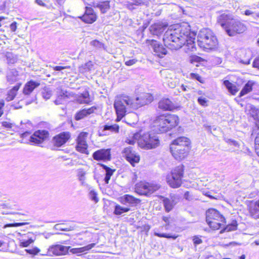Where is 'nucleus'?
Returning a JSON list of instances; mask_svg holds the SVG:
<instances>
[{
	"label": "nucleus",
	"instance_id": "nucleus-1",
	"mask_svg": "<svg viewBox=\"0 0 259 259\" xmlns=\"http://www.w3.org/2000/svg\"><path fill=\"white\" fill-rule=\"evenodd\" d=\"M195 34L190 32L189 25L176 24L165 32L163 40L165 46L171 50L179 49L186 45L189 51L193 52L195 50Z\"/></svg>",
	"mask_w": 259,
	"mask_h": 259
},
{
	"label": "nucleus",
	"instance_id": "nucleus-2",
	"mask_svg": "<svg viewBox=\"0 0 259 259\" xmlns=\"http://www.w3.org/2000/svg\"><path fill=\"white\" fill-rule=\"evenodd\" d=\"M217 21L230 36L242 33L246 30V25L229 13L221 14L218 17Z\"/></svg>",
	"mask_w": 259,
	"mask_h": 259
},
{
	"label": "nucleus",
	"instance_id": "nucleus-3",
	"mask_svg": "<svg viewBox=\"0 0 259 259\" xmlns=\"http://www.w3.org/2000/svg\"><path fill=\"white\" fill-rule=\"evenodd\" d=\"M179 121L178 116L174 114L161 115L154 122V130L157 133H164L177 126Z\"/></svg>",
	"mask_w": 259,
	"mask_h": 259
},
{
	"label": "nucleus",
	"instance_id": "nucleus-4",
	"mask_svg": "<svg viewBox=\"0 0 259 259\" xmlns=\"http://www.w3.org/2000/svg\"><path fill=\"white\" fill-rule=\"evenodd\" d=\"M132 98L129 96L122 95L117 97L114 102V107L117 114V120L119 121L127 112L133 109Z\"/></svg>",
	"mask_w": 259,
	"mask_h": 259
},
{
	"label": "nucleus",
	"instance_id": "nucleus-5",
	"mask_svg": "<svg viewBox=\"0 0 259 259\" xmlns=\"http://www.w3.org/2000/svg\"><path fill=\"white\" fill-rule=\"evenodd\" d=\"M197 41L200 47L206 49H212L218 44L215 36L208 28H204L199 31Z\"/></svg>",
	"mask_w": 259,
	"mask_h": 259
},
{
	"label": "nucleus",
	"instance_id": "nucleus-6",
	"mask_svg": "<svg viewBox=\"0 0 259 259\" xmlns=\"http://www.w3.org/2000/svg\"><path fill=\"white\" fill-rule=\"evenodd\" d=\"M183 174L184 167L183 165L176 167L171 170L170 175L167 176V183L172 188H176L180 187L182 184Z\"/></svg>",
	"mask_w": 259,
	"mask_h": 259
},
{
	"label": "nucleus",
	"instance_id": "nucleus-7",
	"mask_svg": "<svg viewBox=\"0 0 259 259\" xmlns=\"http://www.w3.org/2000/svg\"><path fill=\"white\" fill-rule=\"evenodd\" d=\"M159 144L158 138L153 134L145 133L141 135L139 140V146L145 149L156 148Z\"/></svg>",
	"mask_w": 259,
	"mask_h": 259
},
{
	"label": "nucleus",
	"instance_id": "nucleus-8",
	"mask_svg": "<svg viewBox=\"0 0 259 259\" xmlns=\"http://www.w3.org/2000/svg\"><path fill=\"white\" fill-rule=\"evenodd\" d=\"M159 188L156 185L151 183L140 182L135 186V191L141 195H148L151 194Z\"/></svg>",
	"mask_w": 259,
	"mask_h": 259
},
{
	"label": "nucleus",
	"instance_id": "nucleus-9",
	"mask_svg": "<svg viewBox=\"0 0 259 259\" xmlns=\"http://www.w3.org/2000/svg\"><path fill=\"white\" fill-rule=\"evenodd\" d=\"M153 97L152 95L148 93H143L135 99L132 98L133 109H137L142 106L151 103Z\"/></svg>",
	"mask_w": 259,
	"mask_h": 259
},
{
	"label": "nucleus",
	"instance_id": "nucleus-10",
	"mask_svg": "<svg viewBox=\"0 0 259 259\" xmlns=\"http://www.w3.org/2000/svg\"><path fill=\"white\" fill-rule=\"evenodd\" d=\"M70 246H65L60 244H56L50 246L48 249L46 254H41V255H62L66 254Z\"/></svg>",
	"mask_w": 259,
	"mask_h": 259
},
{
	"label": "nucleus",
	"instance_id": "nucleus-11",
	"mask_svg": "<svg viewBox=\"0 0 259 259\" xmlns=\"http://www.w3.org/2000/svg\"><path fill=\"white\" fill-rule=\"evenodd\" d=\"M123 156L133 165L139 162L140 157L139 155L129 146L125 148L122 151Z\"/></svg>",
	"mask_w": 259,
	"mask_h": 259
},
{
	"label": "nucleus",
	"instance_id": "nucleus-12",
	"mask_svg": "<svg viewBox=\"0 0 259 259\" xmlns=\"http://www.w3.org/2000/svg\"><path fill=\"white\" fill-rule=\"evenodd\" d=\"M170 150L172 156L176 160H181L188 155L190 149L171 144Z\"/></svg>",
	"mask_w": 259,
	"mask_h": 259
},
{
	"label": "nucleus",
	"instance_id": "nucleus-13",
	"mask_svg": "<svg viewBox=\"0 0 259 259\" xmlns=\"http://www.w3.org/2000/svg\"><path fill=\"white\" fill-rule=\"evenodd\" d=\"M49 136V132L46 130L35 131L30 137V142L34 144H40L46 141Z\"/></svg>",
	"mask_w": 259,
	"mask_h": 259
},
{
	"label": "nucleus",
	"instance_id": "nucleus-14",
	"mask_svg": "<svg viewBox=\"0 0 259 259\" xmlns=\"http://www.w3.org/2000/svg\"><path fill=\"white\" fill-rule=\"evenodd\" d=\"M119 202L122 204L131 208V207L136 206L139 204L141 202V200L132 195L125 194L119 198Z\"/></svg>",
	"mask_w": 259,
	"mask_h": 259
},
{
	"label": "nucleus",
	"instance_id": "nucleus-15",
	"mask_svg": "<svg viewBox=\"0 0 259 259\" xmlns=\"http://www.w3.org/2000/svg\"><path fill=\"white\" fill-rule=\"evenodd\" d=\"M206 221L217 220V221L225 222V218L215 209L210 208L206 212Z\"/></svg>",
	"mask_w": 259,
	"mask_h": 259
},
{
	"label": "nucleus",
	"instance_id": "nucleus-16",
	"mask_svg": "<svg viewBox=\"0 0 259 259\" xmlns=\"http://www.w3.org/2000/svg\"><path fill=\"white\" fill-rule=\"evenodd\" d=\"M70 137V134L68 132H64L57 135L53 138V142L55 146L61 147L68 140Z\"/></svg>",
	"mask_w": 259,
	"mask_h": 259
},
{
	"label": "nucleus",
	"instance_id": "nucleus-17",
	"mask_svg": "<svg viewBox=\"0 0 259 259\" xmlns=\"http://www.w3.org/2000/svg\"><path fill=\"white\" fill-rule=\"evenodd\" d=\"M81 19L86 23L92 24L96 20L97 15L92 8L87 7L84 14Z\"/></svg>",
	"mask_w": 259,
	"mask_h": 259
},
{
	"label": "nucleus",
	"instance_id": "nucleus-18",
	"mask_svg": "<svg viewBox=\"0 0 259 259\" xmlns=\"http://www.w3.org/2000/svg\"><path fill=\"white\" fill-rule=\"evenodd\" d=\"M151 46L154 52L155 53V54L159 57H162L163 55L166 54L167 51L165 48L158 41L152 40L151 41Z\"/></svg>",
	"mask_w": 259,
	"mask_h": 259
},
{
	"label": "nucleus",
	"instance_id": "nucleus-19",
	"mask_svg": "<svg viewBox=\"0 0 259 259\" xmlns=\"http://www.w3.org/2000/svg\"><path fill=\"white\" fill-rule=\"evenodd\" d=\"M93 158L97 160H110V152L109 149H100L95 152L93 155Z\"/></svg>",
	"mask_w": 259,
	"mask_h": 259
},
{
	"label": "nucleus",
	"instance_id": "nucleus-20",
	"mask_svg": "<svg viewBox=\"0 0 259 259\" xmlns=\"http://www.w3.org/2000/svg\"><path fill=\"white\" fill-rule=\"evenodd\" d=\"M39 84V82L33 80L27 82L23 88V93L26 96L29 95Z\"/></svg>",
	"mask_w": 259,
	"mask_h": 259
},
{
	"label": "nucleus",
	"instance_id": "nucleus-21",
	"mask_svg": "<svg viewBox=\"0 0 259 259\" xmlns=\"http://www.w3.org/2000/svg\"><path fill=\"white\" fill-rule=\"evenodd\" d=\"M181 147L186 148H190V141L189 139L185 137H180L175 140L171 144Z\"/></svg>",
	"mask_w": 259,
	"mask_h": 259
},
{
	"label": "nucleus",
	"instance_id": "nucleus-22",
	"mask_svg": "<svg viewBox=\"0 0 259 259\" xmlns=\"http://www.w3.org/2000/svg\"><path fill=\"white\" fill-rule=\"evenodd\" d=\"M96 109V107L95 106H93L88 109H83L82 110H81L77 113H76L75 116V119L76 120H79L81 119H83L84 117L94 113Z\"/></svg>",
	"mask_w": 259,
	"mask_h": 259
},
{
	"label": "nucleus",
	"instance_id": "nucleus-23",
	"mask_svg": "<svg viewBox=\"0 0 259 259\" xmlns=\"http://www.w3.org/2000/svg\"><path fill=\"white\" fill-rule=\"evenodd\" d=\"M249 213L254 219H259V205L256 202H251L248 205Z\"/></svg>",
	"mask_w": 259,
	"mask_h": 259
},
{
	"label": "nucleus",
	"instance_id": "nucleus-24",
	"mask_svg": "<svg viewBox=\"0 0 259 259\" xmlns=\"http://www.w3.org/2000/svg\"><path fill=\"white\" fill-rule=\"evenodd\" d=\"M159 108L164 110H172L175 108L172 102L168 99H163L159 102Z\"/></svg>",
	"mask_w": 259,
	"mask_h": 259
},
{
	"label": "nucleus",
	"instance_id": "nucleus-25",
	"mask_svg": "<svg viewBox=\"0 0 259 259\" xmlns=\"http://www.w3.org/2000/svg\"><path fill=\"white\" fill-rule=\"evenodd\" d=\"M164 30V26L160 23H156L152 24L149 27V30L153 35H158Z\"/></svg>",
	"mask_w": 259,
	"mask_h": 259
},
{
	"label": "nucleus",
	"instance_id": "nucleus-26",
	"mask_svg": "<svg viewBox=\"0 0 259 259\" xmlns=\"http://www.w3.org/2000/svg\"><path fill=\"white\" fill-rule=\"evenodd\" d=\"M119 130V126L116 124L113 125H105L101 131L103 135H109L111 133H118Z\"/></svg>",
	"mask_w": 259,
	"mask_h": 259
},
{
	"label": "nucleus",
	"instance_id": "nucleus-27",
	"mask_svg": "<svg viewBox=\"0 0 259 259\" xmlns=\"http://www.w3.org/2000/svg\"><path fill=\"white\" fill-rule=\"evenodd\" d=\"M7 79L11 83L17 81L19 79L18 71L15 69H10L7 72Z\"/></svg>",
	"mask_w": 259,
	"mask_h": 259
},
{
	"label": "nucleus",
	"instance_id": "nucleus-28",
	"mask_svg": "<svg viewBox=\"0 0 259 259\" xmlns=\"http://www.w3.org/2000/svg\"><path fill=\"white\" fill-rule=\"evenodd\" d=\"M163 204L166 211L169 212L174 208V206L176 204L177 202L175 201V198L173 197L170 198H164L163 200Z\"/></svg>",
	"mask_w": 259,
	"mask_h": 259
},
{
	"label": "nucleus",
	"instance_id": "nucleus-29",
	"mask_svg": "<svg viewBox=\"0 0 259 259\" xmlns=\"http://www.w3.org/2000/svg\"><path fill=\"white\" fill-rule=\"evenodd\" d=\"M20 85L21 84L19 83L14 86L12 89L8 91L6 98V100L8 102L12 101L15 98Z\"/></svg>",
	"mask_w": 259,
	"mask_h": 259
},
{
	"label": "nucleus",
	"instance_id": "nucleus-30",
	"mask_svg": "<svg viewBox=\"0 0 259 259\" xmlns=\"http://www.w3.org/2000/svg\"><path fill=\"white\" fill-rule=\"evenodd\" d=\"M93 7L99 8L102 13H105L109 9V3L108 1L94 3Z\"/></svg>",
	"mask_w": 259,
	"mask_h": 259
},
{
	"label": "nucleus",
	"instance_id": "nucleus-31",
	"mask_svg": "<svg viewBox=\"0 0 259 259\" xmlns=\"http://www.w3.org/2000/svg\"><path fill=\"white\" fill-rule=\"evenodd\" d=\"M94 64L91 61H89L79 67V71L81 73L90 72L94 69Z\"/></svg>",
	"mask_w": 259,
	"mask_h": 259
},
{
	"label": "nucleus",
	"instance_id": "nucleus-32",
	"mask_svg": "<svg viewBox=\"0 0 259 259\" xmlns=\"http://www.w3.org/2000/svg\"><path fill=\"white\" fill-rule=\"evenodd\" d=\"M224 85L227 88L228 91L232 95H234L239 91L236 86L230 82L229 80H226L224 81Z\"/></svg>",
	"mask_w": 259,
	"mask_h": 259
},
{
	"label": "nucleus",
	"instance_id": "nucleus-33",
	"mask_svg": "<svg viewBox=\"0 0 259 259\" xmlns=\"http://www.w3.org/2000/svg\"><path fill=\"white\" fill-rule=\"evenodd\" d=\"M131 210L129 207L124 205V206H121L119 204H116L115 206L113 213L116 215H121L123 213L128 212Z\"/></svg>",
	"mask_w": 259,
	"mask_h": 259
},
{
	"label": "nucleus",
	"instance_id": "nucleus-34",
	"mask_svg": "<svg viewBox=\"0 0 259 259\" xmlns=\"http://www.w3.org/2000/svg\"><path fill=\"white\" fill-rule=\"evenodd\" d=\"M85 175H86V171L85 170H84L83 168H78L77 170V177L82 186H85L86 184V183H85V180H86Z\"/></svg>",
	"mask_w": 259,
	"mask_h": 259
},
{
	"label": "nucleus",
	"instance_id": "nucleus-35",
	"mask_svg": "<svg viewBox=\"0 0 259 259\" xmlns=\"http://www.w3.org/2000/svg\"><path fill=\"white\" fill-rule=\"evenodd\" d=\"M254 82L252 81L249 80L245 84L244 87L240 92L239 96L242 97L250 92L252 90V86Z\"/></svg>",
	"mask_w": 259,
	"mask_h": 259
},
{
	"label": "nucleus",
	"instance_id": "nucleus-36",
	"mask_svg": "<svg viewBox=\"0 0 259 259\" xmlns=\"http://www.w3.org/2000/svg\"><path fill=\"white\" fill-rule=\"evenodd\" d=\"M77 101L80 104H88L90 102L89 93L85 91L77 98Z\"/></svg>",
	"mask_w": 259,
	"mask_h": 259
},
{
	"label": "nucleus",
	"instance_id": "nucleus-37",
	"mask_svg": "<svg viewBox=\"0 0 259 259\" xmlns=\"http://www.w3.org/2000/svg\"><path fill=\"white\" fill-rule=\"evenodd\" d=\"M141 138V135L138 133L134 134L131 137L127 138L125 142L130 145H134L137 141L139 142V140Z\"/></svg>",
	"mask_w": 259,
	"mask_h": 259
},
{
	"label": "nucleus",
	"instance_id": "nucleus-38",
	"mask_svg": "<svg viewBox=\"0 0 259 259\" xmlns=\"http://www.w3.org/2000/svg\"><path fill=\"white\" fill-rule=\"evenodd\" d=\"M208 225L213 230H218L220 228L223 223L225 222L217 221V220H212L206 221Z\"/></svg>",
	"mask_w": 259,
	"mask_h": 259
},
{
	"label": "nucleus",
	"instance_id": "nucleus-39",
	"mask_svg": "<svg viewBox=\"0 0 259 259\" xmlns=\"http://www.w3.org/2000/svg\"><path fill=\"white\" fill-rule=\"evenodd\" d=\"M55 228L56 229L60 231H70L74 230L76 228V226L75 225H67L66 227H64L62 225L56 224L55 226Z\"/></svg>",
	"mask_w": 259,
	"mask_h": 259
},
{
	"label": "nucleus",
	"instance_id": "nucleus-40",
	"mask_svg": "<svg viewBox=\"0 0 259 259\" xmlns=\"http://www.w3.org/2000/svg\"><path fill=\"white\" fill-rule=\"evenodd\" d=\"M241 14L247 16H251L253 19L256 20L259 18V12H255L251 10H245L241 12Z\"/></svg>",
	"mask_w": 259,
	"mask_h": 259
},
{
	"label": "nucleus",
	"instance_id": "nucleus-41",
	"mask_svg": "<svg viewBox=\"0 0 259 259\" xmlns=\"http://www.w3.org/2000/svg\"><path fill=\"white\" fill-rule=\"evenodd\" d=\"M51 67H52L53 70L55 71H61V74H63V72L62 71V70L66 69V68H70V66H51ZM53 74L54 75H60V72H54L53 73Z\"/></svg>",
	"mask_w": 259,
	"mask_h": 259
},
{
	"label": "nucleus",
	"instance_id": "nucleus-42",
	"mask_svg": "<svg viewBox=\"0 0 259 259\" xmlns=\"http://www.w3.org/2000/svg\"><path fill=\"white\" fill-rule=\"evenodd\" d=\"M87 147L86 142L77 143L76 146V149L80 152L85 153L87 150Z\"/></svg>",
	"mask_w": 259,
	"mask_h": 259
},
{
	"label": "nucleus",
	"instance_id": "nucleus-43",
	"mask_svg": "<svg viewBox=\"0 0 259 259\" xmlns=\"http://www.w3.org/2000/svg\"><path fill=\"white\" fill-rule=\"evenodd\" d=\"M104 168L106 170V176L104 178V181L106 184H108L111 176L113 174V171L106 166H104Z\"/></svg>",
	"mask_w": 259,
	"mask_h": 259
},
{
	"label": "nucleus",
	"instance_id": "nucleus-44",
	"mask_svg": "<svg viewBox=\"0 0 259 259\" xmlns=\"http://www.w3.org/2000/svg\"><path fill=\"white\" fill-rule=\"evenodd\" d=\"M41 94L43 98L46 100H48L52 96V92L50 89L45 88L43 89Z\"/></svg>",
	"mask_w": 259,
	"mask_h": 259
},
{
	"label": "nucleus",
	"instance_id": "nucleus-45",
	"mask_svg": "<svg viewBox=\"0 0 259 259\" xmlns=\"http://www.w3.org/2000/svg\"><path fill=\"white\" fill-rule=\"evenodd\" d=\"M89 196L90 199L95 203H97L99 201L97 192L94 190H90Z\"/></svg>",
	"mask_w": 259,
	"mask_h": 259
},
{
	"label": "nucleus",
	"instance_id": "nucleus-46",
	"mask_svg": "<svg viewBox=\"0 0 259 259\" xmlns=\"http://www.w3.org/2000/svg\"><path fill=\"white\" fill-rule=\"evenodd\" d=\"M237 229V223L234 222L230 225H228L224 230L221 231L220 233H222L223 232H230L236 230Z\"/></svg>",
	"mask_w": 259,
	"mask_h": 259
},
{
	"label": "nucleus",
	"instance_id": "nucleus-47",
	"mask_svg": "<svg viewBox=\"0 0 259 259\" xmlns=\"http://www.w3.org/2000/svg\"><path fill=\"white\" fill-rule=\"evenodd\" d=\"M154 235L159 237H164V238H168V239L171 238L173 239H176L178 237V235H172L167 234H165V233H157L156 232H154Z\"/></svg>",
	"mask_w": 259,
	"mask_h": 259
},
{
	"label": "nucleus",
	"instance_id": "nucleus-48",
	"mask_svg": "<svg viewBox=\"0 0 259 259\" xmlns=\"http://www.w3.org/2000/svg\"><path fill=\"white\" fill-rule=\"evenodd\" d=\"M88 136V133L85 132H82L79 134L77 138V143H85L86 142L85 139Z\"/></svg>",
	"mask_w": 259,
	"mask_h": 259
},
{
	"label": "nucleus",
	"instance_id": "nucleus-49",
	"mask_svg": "<svg viewBox=\"0 0 259 259\" xmlns=\"http://www.w3.org/2000/svg\"><path fill=\"white\" fill-rule=\"evenodd\" d=\"M25 251L29 254L36 255L38 254L40 250L38 247H34L31 249H25Z\"/></svg>",
	"mask_w": 259,
	"mask_h": 259
},
{
	"label": "nucleus",
	"instance_id": "nucleus-50",
	"mask_svg": "<svg viewBox=\"0 0 259 259\" xmlns=\"http://www.w3.org/2000/svg\"><path fill=\"white\" fill-rule=\"evenodd\" d=\"M34 240L32 238H29L27 240H22L20 243V246L23 247H28L30 244L33 243Z\"/></svg>",
	"mask_w": 259,
	"mask_h": 259
},
{
	"label": "nucleus",
	"instance_id": "nucleus-51",
	"mask_svg": "<svg viewBox=\"0 0 259 259\" xmlns=\"http://www.w3.org/2000/svg\"><path fill=\"white\" fill-rule=\"evenodd\" d=\"M28 224V223L24 222V223H12V224H7L5 225L3 228L5 229L8 227H20L22 226Z\"/></svg>",
	"mask_w": 259,
	"mask_h": 259
},
{
	"label": "nucleus",
	"instance_id": "nucleus-52",
	"mask_svg": "<svg viewBox=\"0 0 259 259\" xmlns=\"http://www.w3.org/2000/svg\"><path fill=\"white\" fill-rule=\"evenodd\" d=\"M90 45L97 49L104 48V45L97 40H93L91 41Z\"/></svg>",
	"mask_w": 259,
	"mask_h": 259
},
{
	"label": "nucleus",
	"instance_id": "nucleus-53",
	"mask_svg": "<svg viewBox=\"0 0 259 259\" xmlns=\"http://www.w3.org/2000/svg\"><path fill=\"white\" fill-rule=\"evenodd\" d=\"M254 148L256 154L259 156V131L254 140Z\"/></svg>",
	"mask_w": 259,
	"mask_h": 259
},
{
	"label": "nucleus",
	"instance_id": "nucleus-54",
	"mask_svg": "<svg viewBox=\"0 0 259 259\" xmlns=\"http://www.w3.org/2000/svg\"><path fill=\"white\" fill-rule=\"evenodd\" d=\"M207 102L208 100L204 97H200L198 98V102L200 105L203 106H207Z\"/></svg>",
	"mask_w": 259,
	"mask_h": 259
},
{
	"label": "nucleus",
	"instance_id": "nucleus-55",
	"mask_svg": "<svg viewBox=\"0 0 259 259\" xmlns=\"http://www.w3.org/2000/svg\"><path fill=\"white\" fill-rule=\"evenodd\" d=\"M6 57L8 63L13 64L16 61V59L11 54H8Z\"/></svg>",
	"mask_w": 259,
	"mask_h": 259
},
{
	"label": "nucleus",
	"instance_id": "nucleus-56",
	"mask_svg": "<svg viewBox=\"0 0 259 259\" xmlns=\"http://www.w3.org/2000/svg\"><path fill=\"white\" fill-rule=\"evenodd\" d=\"M95 245H96L95 243H91V244H89L85 246L82 247H81L82 251L83 252L88 251V250L91 249L94 247H95Z\"/></svg>",
	"mask_w": 259,
	"mask_h": 259
},
{
	"label": "nucleus",
	"instance_id": "nucleus-57",
	"mask_svg": "<svg viewBox=\"0 0 259 259\" xmlns=\"http://www.w3.org/2000/svg\"><path fill=\"white\" fill-rule=\"evenodd\" d=\"M70 252L73 254H77L83 252L81 247L72 248L70 249Z\"/></svg>",
	"mask_w": 259,
	"mask_h": 259
},
{
	"label": "nucleus",
	"instance_id": "nucleus-58",
	"mask_svg": "<svg viewBox=\"0 0 259 259\" xmlns=\"http://www.w3.org/2000/svg\"><path fill=\"white\" fill-rule=\"evenodd\" d=\"M194 244L196 245L200 244L202 243V240L197 236H194L193 239Z\"/></svg>",
	"mask_w": 259,
	"mask_h": 259
},
{
	"label": "nucleus",
	"instance_id": "nucleus-59",
	"mask_svg": "<svg viewBox=\"0 0 259 259\" xmlns=\"http://www.w3.org/2000/svg\"><path fill=\"white\" fill-rule=\"evenodd\" d=\"M137 62V60L135 59L129 60L125 62V64L127 66H132Z\"/></svg>",
	"mask_w": 259,
	"mask_h": 259
},
{
	"label": "nucleus",
	"instance_id": "nucleus-60",
	"mask_svg": "<svg viewBox=\"0 0 259 259\" xmlns=\"http://www.w3.org/2000/svg\"><path fill=\"white\" fill-rule=\"evenodd\" d=\"M2 124L4 127L7 128H11L12 127V123L8 121H3Z\"/></svg>",
	"mask_w": 259,
	"mask_h": 259
},
{
	"label": "nucleus",
	"instance_id": "nucleus-61",
	"mask_svg": "<svg viewBox=\"0 0 259 259\" xmlns=\"http://www.w3.org/2000/svg\"><path fill=\"white\" fill-rule=\"evenodd\" d=\"M184 198L188 200H191L192 199V196L190 195V192L187 191L184 194Z\"/></svg>",
	"mask_w": 259,
	"mask_h": 259
},
{
	"label": "nucleus",
	"instance_id": "nucleus-62",
	"mask_svg": "<svg viewBox=\"0 0 259 259\" xmlns=\"http://www.w3.org/2000/svg\"><path fill=\"white\" fill-rule=\"evenodd\" d=\"M16 29L17 23L16 22H14L10 25V29L12 32H14L16 31Z\"/></svg>",
	"mask_w": 259,
	"mask_h": 259
},
{
	"label": "nucleus",
	"instance_id": "nucleus-63",
	"mask_svg": "<svg viewBox=\"0 0 259 259\" xmlns=\"http://www.w3.org/2000/svg\"><path fill=\"white\" fill-rule=\"evenodd\" d=\"M5 103L4 101H0V117L3 114L4 110L3 107L4 106Z\"/></svg>",
	"mask_w": 259,
	"mask_h": 259
},
{
	"label": "nucleus",
	"instance_id": "nucleus-64",
	"mask_svg": "<svg viewBox=\"0 0 259 259\" xmlns=\"http://www.w3.org/2000/svg\"><path fill=\"white\" fill-rule=\"evenodd\" d=\"M253 66L254 67L259 68V58L256 59L254 60L253 62Z\"/></svg>",
	"mask_w": 259,
	"mask_h": 259
}]
</instances>
